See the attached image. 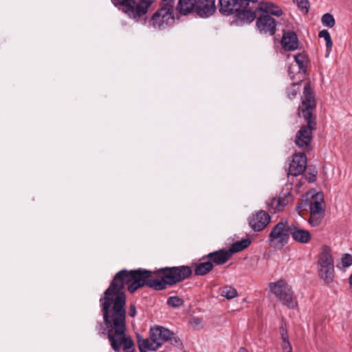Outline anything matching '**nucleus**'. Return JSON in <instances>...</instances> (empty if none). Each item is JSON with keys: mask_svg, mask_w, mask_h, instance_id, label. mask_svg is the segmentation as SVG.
<instances>
[{"mask_svg": "<svg viewBox=\"0 0 352 352\" xmlns=\"http://www.w3.org/2000/svg\"><path fill=\"white\" fill-rule=\"evenodd\" d=\"M341 263L344 267H348L352 265V255L345 253L341 258Z\"/></svg>", "mask_w": 352, "mask_h": 352, "instance_id": "2f4dec72", "label": "nucleus"}, {"mask_svg": "<svg viewBox=\"0 0 352 352\" xmlns=\"http://www.w3.org/2000/svg\"><path fill=\"white\" fill-rule=\"evenodd\" d=\"M197 0H179L177 5V12L184 16H186L196 10Z\"/></svg>", "mask_w": 352, "mask_h": 352, "instance_id": "412c9836", "label": "nucleus"}, {"mask_svg": "<svg viewBox=\"0 0 352 352\" xmlns=\"http://www.w3.org/2000/svg\"><path fill=\"white\" fill-rule=\"evenodd\" d=\"M316 93L309 81L304 84L300 102L298 107V116L306 122L302 125L295 136V144L306 151L311 149V142L313 139V131L317 127V116L314 113L316 109Z\"/></svg>", "mask_w": 352, "mask_h": 352, "instance_id": "7ed1b4c3", "label": "nucleus"}, {"mask_svg": "<svg viewBox=\"0 0 352 352\" xmlns=\"http://www.w3.org/2000/svg\"><path fill=\"white\" fill-rule=\"evenodd\" d=\"M256 23L261 33L274 35L276 32V21L268 14L261 13Z\"/></svg>", "mask_w": 352, "mask_h": 352, "instance_id": "ddd939ff", "label": "nucleus"}, {"mask_svg": "<svg viewBox=\"0 0 352 352\" xmlns=\"http://www.w3.org/2000/svg\"><path fill=\"white\" fill-rule=\"evenodd\" d=\"M316 172H309L305 175V179L309 183H313L316 179Z\"/></svg>", "mask_w": 352, "mask_h": 352, "instance_id": "c9c22d12", "label": "nucleus"}, {"mask_svg": "<svg viewBox=\"0 0 352 352\" xmlns=\"http://www.w3.org/2000/svg\"><path fill=\"white\" fill-rule=\"evenodd\" d=\"M192 274V267L188 265L154 271L139 268L118 272L99 300L103 320L110 329H115V334H109L112 349L118 352L122 347L124 352H134L133 341L126 334L125 285H129L127 289L131 294L144 286L161 291L189 278Z\"/></svg>", "mask_w": 352, "mask_h": 352, "instance_id": "f03ea898", "label": "nucleus"}, {"mask_svg": "<svg viewBox=\"0 0 352 352\" xmlns=\"http://www.w3.org/2000/svg\"><path fill=\"white\" fill-rule=\"evenodd\" d=\"M318 276L327 285L331 283L335 278L334 262L331 251L326 248L320 254L318 260Z\"/></svg>", "mask_w": 352, "mask_h": 352, "instance_id": "1a4fd4ad", "label": "nucleus"}, {"mask_svg": "<svg viewBox=\"0 0 352 352\" xmlns=\"http://www.w3.org/2000/svg\"><path fill=\"white\" fill-rule=\"evenodd\" d=\"M302 80H300L296 82H293L292 85L286 89L287 97L290 99H294L296 98L300 92V88Z\"/></svg>", "mask_w": 352, "mask_h": 352, "instance_id": "393cba45", "label": "nucleus"}, {"mask_svg": "<svg viewBox=\"0 0 352 352\" xmlns=\"http://www.w3.org/2000/svg\"><path fill=\"white\" fill-rule=\"evenodd\" d=\"M290 225L287 221H280L274 226L269 234V243L274 248H282L289 241Z\"/></svg>", "mask_w": 352, "mask_h": 352, "instance_id": "9d476101", "label": "nucleus"}, {"mask_svg": "<svg viewBox=\"0 0 352 352\" xmlns=\"http://www.w3.org/2000/svg\"><path fill=\"white\" fill-rule=\"evenodd\" d=\"M161 352H164V351H161Z\"/></svg>", "mask_w": 352, "mask_h": 352, "instance_id": "c03bdc74", "label": "nucleus"}, {"mask_svg": "<svg viewBox=\"0 0 352 352\" xmlns=\"http://www.w3.org/2000/svg\"><path fill=\"white\" fill-rule=\"evenodd\" d=\"M221 295L228 300H231L238 296L236 289L231 286L224 287Z\"/></svg>", "mask_w": 352, "mask_h": 352, "instance_id": "a878e982", "label": "nucleus"}, {"mask_svg": "<svg viewBox=\"0 0 352 352\" xmlns=\"http://www.w3.org/2000/svg\"><path fill=\"white\" fill-rule=\"evenodd\" d=\"M170 307L177 308L183 305L184 300L177 296H170L166 302Z\"/></svg>", "mask_w": 352, "mask_h": 352, "instance_id": "c85d7f7f", "label": "nucleus"}, {"mask_svg": "<svg viewBox=\"0 0 352 352\" xmlns=\"http://www.w3.org/2000/svg\"><path fill=\"white\" fill-rule=\"evenodd\" d=\"M192 274V267L188 265L154 271L139 268L118 272L99 300L103 320L110 329H115V334H109L112 349L118 352L122 347L124 352H134L133 341L126 334L125 285H129L127 289L131 294L144 286L161 291L189 278Z\"/></svg>", "mask_w": 352, "mask_h": 352, "instance_id": "f257e3e1", "label": "nucleus"}, {"mask_svg": "<svg viewBox=\"0 0 352 352\" xmlns=\"http://www.w3.org/2000/svg\"><path fill=\"white\" fill-rule=\"evenodd\" d=\"M104 322H105L104 321ZM106 324V323H104ZM107 328H105L103 325V324L101 322H98V324H97V326H96V329L98 330V333L100 334V335H107V337H108V339L109 340H110L109 339V334L111 333V334H115V329H110V328H109V327L105 324ZM110 342V345L111 346V341H109Z\"/></svg>", "mask_w": 352, "mask_h": 352, "instance_id": "bb28decb", "label": "nucleus"}, {"mask_svg": "<svg viewBox=\"0 0 352 352\" xmlns=\"http://www.w3.org/2000/svg\"><path fill=\"white\" fill-rule=\"evenodd\" d=\"M349 282L351 286H352V274L350 275Z\"/></svg>", "mask_w": 352, "mask_h": 352, "instance_id": "37998d69", "label": "nucleus"}, {"mask_svg": "<svg viewBox=\"0 0 352 352\" xmlns=\"http://www.w3.org/2000/svg\"><path fill=\"white\" fill-rule=\"evenodd\" d=\"M154 0H111L113 4L119 7L129 16L135 19H140L148 12V8L153 3Z\"/></svg>", "mask_w": 352, "mask_h": 352, "instance_id": "423d86ee", "label": "nucleus"}, {"mask_svg": "<svg viewBox=\"0 0 352 352\" xmlns=\"http://www.w3.org/2000/svg\"><path fill=\"white\" fill-rule=\"evenodd\" d=\"M258 9L261 13L268 15H274L280 16L283 14V12L280 8L270 1H261L258 4Z\"/></svg>", "mask_w": 352, "mask_h": 352, "instance_id": "6ab92c4d", "label": "nucleus"}, {"mask_svg": "<svg viewBox=\"0 0 352 352\" xmlns=\"http://www.w3.org/2000/svg\"><path fill=\"white\" fill-rule=\"evenodd\" d=\"M322 23L326 27L333 28L336 21L332 14L326 13L322 16Z\"/></svg>", "mask_w": 352, "mask_h": 352, "instance_id": "7c9ffc66", "label": "nucleus"}, {"mask_svg": "<svg viewBox=\"0 0 352 352\" xmlns=\"http://www.w3.org/2000/svg\"><path fill=\"white\" fill-rule=\"evenodd\" d=\"M324 217V215L323 214L310 213V217L308 220V222L311 226L317 227L321 223Z\"/></svg>", "mask_w": 352, "mask_h": 352, "instance_id": "cd10ccee", "label": "nucleus"}, {"mask_svg": "<svg viewBox=\"0 0 352 352\" xmlns=\"http://www.w3.org/2000/svg\"><path fill=\"white\" fill-rule=\"evenodd\" d=\"M294 60L298 66V73L306 74L309 57L305 52H300L294 56Z\"/></svg>", "mask_w": 352, "mask_h": 352, "instance_id": "5701e85b", "label": "nucleus"}, {"mask_svg": "<svg viewBox=\"0 0 352 352\" xmlns=\"http://www.w3.org/2000/svg\"><path fill=\"white\" fill-rule=\"evenodd\" d=\"M281 44L285 51L292 52L297 50L299 41L296 33L292 30L283 31Z\"/></svg>", "mask_w": 352, "mask_h": 352, "instance_id": "dca6fc26", "label": "nucleus"}, {"mask_svg": "<svg viewBox=\"0 0 352 352\" xmlns=\"http://www.w3.org/2000/svg\"><path fill=\"white\" fill-rule=\"evenodd\" d=\"M231 258L226 249L222 248L203 256V259H208L214 265H221L227 263Z\"/></svg>", "mask_w": 352, "mask_h": 352, "instance_id": "2eb2a0df", "label": "nucleus"}, {"mask_svg": "<svg viewBox=\"0 0 352 352\" xmlns=\"http://www.w3.org/2000/svg\"><path fill=\"white\" fill-rule=\"evenodd\" d=\"M269 287L272 293L278 298L282 304L289 309H294L298 306V301L294 296L292 287L284 280L270 283Z\"/></svg>", "mask_w": 352, "mask_h": 352, "instance_id": "0eeeda50", "label": "nucleus"}, {"mask_svg": "<svg viewBox=\"0 0 352 352\" xmlns=\"http://www.w3.org/2000/svg\"><path fill=\"white\" fill-rule=\"evenodd\" d=\"M258 0H219V12L226 16L236 14L247 4H256Z\"/></svg>", "mask_w": 352, "mask_h": 352, "instance_id": "9b49d317", "label": "nucleus"}, {"mask_svg": "<svg viewBox=\"0 0 352 352\" xmlns=\"http://www.w3.org/2000/svg\"><path fill=\"white\" fill-rule=\"evenodd\" d=\"M287 72H288V74L289 75L291 79H293L294 76L293 75V72H292L291 66L289 67Z\"/></svg>", "mask_w": 352, "mask_h": 352, "instance_id": "58836bf2", "label": "nucleus"}, {"mask_svg": "<svg viewBox=\"0 0 352 352\" xmlns=\"http://www.w3.org/2000/svg\"><path fill=\"white\" fill-rule=\"evenodd\" d=\"M290 235L294 241L301 244H307L311 239V235L308 230L301 229L294 224L290 225Z\"/></svg>", "mask_w": 352, "mask_h": 352, "instance_id": "f3484780", "label": "nucleus"}, {"mask_svg": "<svg viewBox=\"0 0 352 352\" xmlns=\"http://www.w3.org/2000/svg\"><path fill=\"white\" fill-rule=\"evenodd\" d=\"M280 332L281 335V340H285V338H289L288 332L287 329L286 323L284 321H282Z\"/></svg>", "mask_w": 352, "mask_h": 352, "instance_id": "72a5a7b5", "label": "nucleus"}, {"mask_svg": "<svg viewBox=\"0 0 352 352\" xmlns=\"http://www.w3.org/2000/svg\"><path fill=\"white\" fill-rule=\"evenodd\" d=\"M318 36L320 38H323L326 41V47L327 49H331L333 45V42L331 41V35L328 30H321Z\"/></svg>", "mask_w": 352, "mask_h": 352, "instance_id": "c756f323", "label": "nucleus"}, {"mask_svg": "<svg viewBox=\"0 0 352 352\" xmlns=\"http://www.w3.org/2000/svg\"><path fill=\"white\" fill-rule=\"evenodd\" d=\"M189 323L193 328L195 329H199L203 327L202 320L197 317L192 318L190 320Z\"/></svg>", "mask_w": 352, "mask_h": 352, "instance_id": "473e14b6", "label": "nucleus"}, {"mask_svg": "<svg viewBox=\"0 0 352 352\" xmlns=\"http://www.w3.org/2000/svg\"><path fill=\"white\" fill-rule=\"evenodd\" d=\"M174 0H162L161 8L151 19V23L153 28L161 29L174 21Z\"/></svg>", "mask_w": 352, "mask_h": 352, "instance_id": "6e6552de", "label": "nucleus"}, {"mask_svg": "<svg viewBox=\"0 0 352 352\" xmlns=\"http://www.w3.org/2000/svg\"><path fill=\"white\" fill-rule=\"evenodd\" d=\"M307 160L305 153H299L294 154L289 164L288 175L297 177L302 175L307 168Z\"/></svg>", "mask_w": 352, "mask_h": 352, "instance_id": "f8f14e48", "label": "nucleus"}, {"mask_svg": "<svg viewBox=\"0 0 352 352\" xmlns=\"http://www.w3.org/2000/svg\"><path fill=\"white\" fill-rule=\"evenodd\" d=\"M199 261L200 263L195 264L194 269L195 276H205L213 270L214 267L208 259L204 260L202 256Z\"/></svg>", "mask_w": 352, "mask_h": 352, "instance_id": "4be33fe9", "label": "nucleus"}, {"mask_svg": "<svg viewBox=\"0 0 352 352\" xmlns=\"http://www.w3.org/2000/svg\"><path fill=\"white\" fill-rule=\"evenodd\" d=\"M164 342L176 344L180 342V340L173 331L158 325L151 327L149 336L147 338H144L139 335L137 336L140 352L155 351L161 347Z\"/></svg>", "mask_w": 352, "mask_h": 352, "instance_id": "39448f33", "label": "nucleus"}, {"mask_svg": "<svg viewBox=\"0 0 352 352\" xmlns=\"http://www.w3.org/2000/svg\"><path fill=\"white\" fill-rule=\"evenodd\" d=\"M250 243L251 241L248 239L237 241L233 243L230 249L227 250L230 253V256H232V254L237 253L247 248Z\"/></svg>", "mask_w": 352, "mask_h": 352, "instance_id": "b1692460", "label": "nucleus"}, {"mask_svg": "<svg viewBox=\"0 0 352 352\" xmlns=\"http://www.w3.org/2000/svg\"><path fill=\"white\" fill-rule=\"evenodd\" d=\"M312 200L309 202L310 213H316L318 214L324 215L325 210L323 206L324 201L322 194L316 193L312 195Z\"/></svg>", "mask_w": 352, "mask_h": 352, "instance_id": "aec40b11", "label": "nucleus"}, {"mask_svg": "<svg viewBox=\"0 0 352 352\" xmlns=\"http://www.w3.org/2000/svg\"><path fill=\"white\" fill-rule=\"evenodd\" d=\"M239 352H248V350L245 347H241Z\"/></svg>", "mask_w": 352, "mask_h": 352, "instance_id": "79ce46f5", "label": "nucleus"}, {"mask_svg": "<svg viewBox=\"0 0 352 352\" xmlns=\"http://www.w3.org/2000/svg\"><path fill=\"white\" fill-rule=\"evenodd\" d=\"M289 345H291L289 338H285V340H282V349H284V347H287Z\"/></svg>", "mask_w": 352, "mask_h": 352, "instance_id": "4c0bfd02", "label": "nucleus"}, {"mask_svg": "<svg viewBox=\"0 0 352 352\" xmlns=\"http://www.w3.org/2000/svg\"><path fill=\"white\" fill-rule=\"evenodd\" d=\"M301 208H302V204H298L297 205V206H296V210H298V213H300Z\"/></svg>", "mask_w": 352, "mask_h": 352, "instance_id": "a19ab883", "label": "nucleus"}, {"mask_svg": "<svg viewBox=\"0 0 352 352\" xmlns=\"http://www.w3.org/2000/svg\"><path fill=\"white\" fill-rule=\"evenodd\" d=\"M283 350L284 352H292V345H289L287 347H284V349H283Z\"/></svg>", "mask_w": 352, "mask_h": 352, "instance_id": "ea45409f", "label": "nucleus"}, {"mask_svg": "<svg viewBox=\"0 0 352 352\" xmlns=\"http://www.w3.org/2000/svg\"><path fill=\"white\" fill-rule=\"evenodd\" d=\"M196 14L201 18H208L212 16L215 10V0H197Z\"/></svg>", "mask_w": 352, "mask_h": 352, "instance_id": "4468645a", "label": "nucleus"}, {"mask_svg": "<svg viewBox=\"0 0 352 352\" xmlns=\"http://www.w3.org/2000/svg\"><path fill=\"white\" fill-rule=\"evenodd\" d=\"M256 10L250 6V4L241 7L235 14L237 20L241 22L250 23L256 19Z\"/></svg>", "mask_w": 352, "mask_h": 352, "instance_id": "a211bd4d", "label": "nucleus"}, {"mask_svg": "<svg viewBox=\"0 0 352 352\" xmlns=\"http://www.w3.org/2000/svg\"><path fill=\"white\" fill-rule=\"evenodd\" d=\"M294 197L289 191H281L278 197H272L266 201L268 212L260 210L252 214L248 219V225L254 232L263 230L271 221L269 212L276 214L284 210L286 206L293 201Z\"/></svg>", "mask_w": 352, "mask_h": 352, "instance_id": "20e7f679", "label": "nucleus"}, {"mask_svg": "<svg viewBox=\"0 0 352 352\" xmlns=\"http://www.w3.org/2000/svg\"><path fill=\"white\" fill-rule=\"evenodd\" d=\"M135 314H136V308H135V306L133 305H131L130 306V309H129V316L131 317H134L135 316Z\"/></svg>", "mask_w": 352, "mask_h": 352, "instance_id": "e433bc0d", "label": "nucleus"}, {"mask_svg": "<svg viewBox=\"0 0 352 352\" xmlns=\"http://www.w3.org/2000/svg\"><path fill=\"white\" fill-rule=\"evenodd\" d=\"M296 3L298 8H301L302 10H305L306 12H308V0H296Z\"/></svg>", "mask_w": 352, "mask_h": 352, "instance_id": "f704fd0d", "label": "nucleus"}]
</instances>
